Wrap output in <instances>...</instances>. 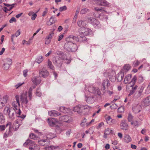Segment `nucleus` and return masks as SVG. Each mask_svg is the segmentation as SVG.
<instances>
[{
    "instance_id": "nucleus-8",
    "label": "nucleus",
    "mask_w": 150,
    "mask_h": 150,
    "mask_svg": "<svg viewBox=\"0 0 150 150\" xmlns=\"http://www.w3.org/2000/svg\"><path fill=\"white\" fill-rule=\"evenodd\" d=\"M59 120L62 122H64L67 123H69L72 120L71 117L67 116L64 115L60 117H59Z\"/></svg>"
},
{
    "instance_id": "nucleus-38",
    "label": "nucleus",
    "mask_w": 150,
    "mask_h": 150,
    "mask_svg": "<svg viewBox=\"0 0 150 150\" xmlns=\"http://www.w3.org/2000/svg\"><path fill=\"white\" fill-rule=\"evenodd\" d=\"M43 60V57L42 56H38L36 59L35 62L38 64H40Z\"/></svg>"
},
{
    "instance_id": "nucleus-1",
    "label": "nucleus",
    "mask_w": 150,
    "mask_h": 150,
    "mask_svg": "<svg viewBox=\"0 0 150 150\" xmlns=\"http://www.w3.org/2000/svg\"><path fill=\"white\" fill-rule=\"evenodd\" d=\"M16 102L15 101H13L12 103L13 106L14 108L13 109H14L16 111V114L17 117H20L22 118H24L25 117V115L20 116L21 111L19 108L20 104L19 96L16 95Z\"/></svg>"
},
{
    "instance_id": "nucleus-33",
    "label": "nucleus",
    "mask_w": 150,
    "mask_h": 150,
    "mask_svg": "<svg viewBox=\"0 0 150 150\" xmlns=\"http://www.w3.org/2000/svg\"><path fill=\"white\" fill-rule=\"evenodd\" d=\"M132 76L131 74H128L127 75L125 78L124 80V82L125 84H127L128 82H129V81L131 78Z\"/></svg>"
},
{
    "instance_id": "nucleus-42",
    "label": "nucleus",
    "mask_w": 150,
    "mask_h": 150,
    "mask_svg": "<svg viewBox=\"0 0 150 150\" xmlns=\"http://www.w3.org/2000/svg\"><path fill=\"white\" fill-rule=\"evenodd\" d=\"M32 91L33 88L32 87H30L29 89V90L28 92V95L29 98V99L30 100H31L32 99Z\"/></svg>"
},
{
    "instance_id": "nucleus-46",
    "label": "nucleus",
    "mask_w": 150,
    "mask_h": 150,
    "mask_svg": "<svg viewBox=\"0 0 150 150\" xmlns=\"http://www.w3.org/2000/svg\"><path fill=\"white\" fill-rule=\"evenodd\" d=\"M48 67L50 69L53 70L54 67L52 65V62L49 60H48Z\"/></svg>"
},
{
    "instance_id": "nucleus-14",
    "label": "nucleus",
    "mask_w": 150,
    "mask_h": 150,
    "mask_svg": "<svg viewBox=\"0 0 150 150\" xmlns=\"http://www.w3.org/2000/svg\"><path fill=\"white\" fill-rule=\"evenodd\" d=\"M27 92L21 95L20 97L21 101L23 104H27L28 103V100L27 99Z\"/></svg>"
},
{
    "instance_id": "nucleus-35",
    "label": "nucleus",
    "mask_w": 150,
    "mask_h": 150,
    "mask_svg": "<svg viewBox=\"0 0 150 150\" xmlns=\"http://www.w3.org/2000/svg\"><path fill=\"white\" fill-rule=\"evenodd\" d=\"M124 140L126 143H128L131 141L132 139L129 135L126 134L125 136Z\"/></svg>"
},
{
    "instance_id": "nucleus-52",
    "label": "nucleus",
    "mask_w": 150,
    "mask_h": 150,
    "mask_svg": "<svg viewBox=\"0 0 150 150\" xmlns=\"http://www.w3.org/2000/svg\"><path fill=\"white\" fill-rule=\"evenodd\" d=\"M54 16H52L50 18L49 21L50 22V25H52V24L54 23L55 22V21L54 20Z\"/></svg>"
},
{
    "instance_id": "nucleus-45",
    "label": "nucleus",
    "mask_w": 150,
    "mask_h": 150,
    "mask_svg": "<svg viewBox=\"0 0 150 150\" xmlns=\"http://www.w3.org/2000/svg\"><path fill=\"white\" fill-rule=\"evenodd\" d=\"M58 146H49L46 147L45 149L47 150H55V149L57 148Z\"/></svg>"
},
{
    "instance_id": "nucleus-63",
    "label": "nucleus",
    "mask_w": 150,
    "mask_h": 150,
    "mask_svg": "<svg viewBox=\"0 0 150 150\" xmlns=\"http://www.w3.org/2000/svg\"><path fill=\"white\" fill-rule=\"evenodd\" d=\"M94 10L97 11H101L103 10V8L102 7L98 8V7H95L94 8Z\"/></svg>"
},
{
    "instance_id": "nucleus-24",
    "label": "nucleus",
    "mask_w": 150,
    "mask_h": 150,
    "mask_svg": "<svg viewBox=\"0 0 150 150\" xmlns=\"http://www.w3.org/2000/svg\"><path fill=\"white\" fill-rule=\"evenodd\" d=\"M124 76V73L122 71H121L117 76V79L118 81L120 82L121 81Z\"/></svg>"
},
{
    "instance_id": "nucleus-5",
    "label": "nucleus",
    "mask_w": 150,
    "mask_h": 150,
    "mask_svg": "<svg viewBox=\"0 0 150 150\" xmlns=\"http://www.w3.org/2000/svg\"><path fill=\"white\" fill-rule=\"evenodd\" d=\"M12 63V60L9 58H6L4 60L3 68L5 70H8Z\"/></svg>"
},
{
    "instance_id": "nucleus-43",
    "label": "nucleus",
    "mask_w": 150,
    "mask_h": 150,
    "mask_svg": "<svg viewBox=\"0 0 150 150\" xmlns=\"http://www.w3.org/2000/svg\"><path fill=\"white\" fill-rule=\"evenodd\" d=\"M35 94L38 96L40 97L41 96L42 93L41 92V90L39 88H37Z\"/></svg>"
},
{
    "instance_id": "nucleus-62",
    "label": "nucleus",
    "mask_w": 150,
    "mask_h": 150,
    "mask_svg": "<svg viewBox=\"0 0 150 150\" xmlns=\"http://www.w3.org/2000/svg\"><path fill=\"white\" fill-rule=\"evenodd\" d=\"M5 126L2 125H0V131H3L5 130Z\"/></svg>"
},
{
    "instance_id": "nucleus-47",
    "label": "nucleus",
    "mask_w": 150,
    "mask_h": 150,
    "mask_svg": "<svg viewBox=\"0 0 150 150\" xmlns=\"http://www.w3.org/2000/svg\"><path fill=\"white\" fill-rule=\"evenodd\" d=\"M67 109L66 108L64 107H61L59 108V110L62 112L64 113H65L66 112H67Z\"/></svg>"
},
{
    "instance_id": "nucleus-44",
    "label": "nucleus",
    "mask_w": 150,
    "mask_h": 150,
    "mask_svg": "<svg viewBox=\"0 0 150 150\" xmlns=\"http://www.w3.org/2000/svg\"><path fill=\"white\" fill-rule=\"evenodd\" d=\"M105 134H110V133H112L113 131L111 129L109 128H108L106 129L105 131Z\"/></svg>"
},
{
    "instance_id": "nucleus-3",
    "label": "nucleus",
    "mask_w": 150,
    "mask_h": 150,
    "mask_svg": "<svg viewBox=\"0 0 150 150\" xmlns=\"http://www.w3.org/2000/svg\"><path fill=\"white\" fill-rule=\"evenodd\" d=\"M88 91L90 93L93 94L95 96H99L101 94V92L99 88L93 85H90L88 86Z\"/></svg>"
},
{
    "instance_id": "nucleus-30",
    "label": "nucleus",
    "mask_w": 150,
    "mask_h": 150,
    "mask_svg": "<svg viewBox=\"0 0 150 150\" xmlns=\"http://www.w3.org/2000/svg\"><path fill=\"white\" fill-rule=\"evenodd\" d=\"M130 69V65L128 64H126L124 66L123 69L121 70V71H122L124 73H126Z\"/></svg>"
},
{
    "instance_id": "nucleus-56",
    "label": "nucleus",
    "mask_w": 150,
    "mask_h": 150,
    "mask_svg": "<svg viewBox=\"0 0 150 150\" xmlns=\"http://www.w3.org/2000/svg\"><path fill=\"white\" fill-rule=\"evenodd\" d=\"M133 117L132 116V115L131 114H129V115L128 117V120L129 122H132V120L133 119Z\"/></svg>"
},
{
    "instance_id": "nucleus-49",
    "label": "nucleus",
    "mask_w": 150,
    "mask_h": 150,
    "mask_svg": "<svg viewBox=\"0 0 150 150\" xmlns=\"http://www.w3.org/2000/svg\"><path fill=\"white\" fill-rule=\"evenodd\" d=\"M131 124L132 125H133L134 127H137L139 126L138 122L137 121L132 122Z\"/></svg>"
},
{
    "instance_id": "nucleus-17",
    "label": "nucleus",
    "mask_w": 150,
    "mask_h": 150,
    "mask_svg": "<svg viewBox=\"0 0 150 150\" xmlns=\"http://www.w3.org/2000/svg\"><path fill=\"white\" fill-rule=\"evenodd\" d=\"M16 111L15 110L12 108L9 113L8 115L9 117L11 120H13L15 118L16 116L15 113H16Z\"/></svg>"
},
{
    "instance_id": "nucleus-53",
    "label": "nucleus",
    "mask_w": 150,
    "mask_h": 150,
    "mask_svg": "<svg viewBox=\"0 0 150 150\" xmlns=\"http://www.w3.org/2000/svg\"><path fill=\"white\" fill-rule=\"evenodd\" d=\"M29 137L31 139H35L38 138V137L35 135L34 134L32 133L30 135Z\"/></svg>"
},
{
    "instance_id": "nucleus-2",
    "label": "nucleus",
    "mask_w": 150,
    "mask_h": 150,
    "mask_svg": "<svg viewBox=\"0 0 150 150\" xmlns=\"http://www.w3.org/2000/svg\"><path fill=\"white\" fill-rule=\"evenodd\" d=\"M67 40H69L70 41H68L65 44L64 46V49L69 52H74L76 51L77 49V46L76 44H74L71 42L73 40H70L68 38Z\"/></svg>"
},
{
    "instance_id": "nucleus-64",
    "label": "nucleus",
    "mask_w": 150,
    "mask_h": 150,
    "mask_svg": "<svg viewBox=\"0 0 150 150\" xmlns=\"http://www.w3.org/2000/svg\"><path fill=\"white\" fill-rule=\"evenodd\" d=\"M110 90L107 89V93L110 96H111L113 93V91H110Z\"/></svg>"
},
{
    "instance_id": "nucleus-12",
    "label": "nucleus",
    "mask_w": 150,
    "mask_h": 150,
    "mask_svg": "<svg viewBox=\"0 0 150 150\" xmlns=\"http://www.w3.org/2000/svg\"><path fill=\"white\" fill-rule=\"evenodd\" d=\"M31 80L33 83L36 86L39 84L41 81L40 77L38 76H34L32 77Z\"/></svg>"
},
{
    "instance_id": "nucleus-61",
    "label": "nucleus",
    "mask_w": 150,
    "mask_h": 150,
    "mask_svg": "<svg viewBox=\"0 0 150 150\" xmlns=\"http://www.w3.org/2000/svg\"><path fill=\"white\" fill-rule=\"evenodd\" d=\"M81 108L82 110V112L83 110H85L86 109H87L88 108V107L87 105H81Z\"/></svg>"
},
{
    "instance_id": "nucleus-11",
    "label": "nucleus",
    "mask_w": 150,
    "mask_h": 150,
    "mask_svg": "<svg viewBox=\"0 0 150 150\" xmlns=\"http://www.w3.org/2000/svg\"><path fill=\"white\" fill-rule=\"evenodd\" d=\"M107 123L110 125H112L116 123L117 121L115 119H112L110 116H108L105 117Z\"/></svg>"
},
{
    "instance_id": "nucleus-51",
    "label": "nucleus",
    "mask_w": 150,
    "mask_h": 150,
    "mask_svg": "<svg viewBox=\"0 0 150 150\" xmlns=\"http://www.w3.org/2000/svg\"><path fill=\"white\" fill-rule=\"evenodd\" d=\"M137 78L136 76H134L132 78V81H131V83H132L133 85H134L136 83Z\"/></svg>"
},
{
    "instance_id": "nucleus-36",
    "label": "nucleus",
    "mask_w": 150,
    "mask_h": 150,
    "mask_svg": "<svg viewBox=\"0 0 150 150\" xmlns=\"http://www.w3.org/2000/svg\"><path fill=\"white\" fill-rule=\"evenodd\" d=\"M20 126V124H18V121H15L13 124V128L15 130L18 129Z\"/></svg>"
},
{
    "instance_id": "nucleus-27",
    "label": "nucleus",
    "mask_w": 150,
    "mask_h": 150,
    "mask_svg": "<svg viewBox=\"0 0 150 150\" xmlns=\"http://www.w3.org/2000/svg\"><path fill=\"white\" fill-rule=\"evenodd\" d=\"M81 105H79L76 106L73 108V110L74 111L77 112L79 113H80L82 112L81 108Z\"/></svg>"
},
{
    "instance_id": "nucleus-21",
    "label": "nucleus",
    "mask_w": 150,
    "mask_h": 150,
    "mask_svg": "<svg viewBox=\"0 0 150 150\" xmlns=\"http://www.w3.org/2000/svg\"><path fill=\"white\" fill-rule=\"evenodd\" d=\"M143 90V87H141L135 93V97L137 98L140 97L142 94Z\"/></svg>"
},
{
    "instance_id": "nucleus-50",
    "label": "nucleus",
    "mask_w": 150,
    "mask_h": 150,
    "mask_svg": "<svg viewBox=\"0 0 150 150\" xmlns=\"http://www.w3.org/2000/svg\"><path fill=\"white\" fill-rule=\"evenodd\" d=\"M89 11V10L86 8H83L81 9L80 11V13L82 14H84Z\"/></svg>"
},
{
    "instance_id": "nucleus-9",
    "label": "nucleus",
    "mask_w": 150,
    "mask_h": 150,
    "mask_svg": "<svg viewBox=\"0 0 150 150\" xmlns=\"http://www.w3.org/2000/svg\"><path fill=\"white\" fill-rule=\"evenodd\" d=\"M53 63L56 66L60 67L62 64V60L58 57H54L53 58Z\"/></svg>"
},
{
    "instance_id": "nucleus-16",
    "label": "nucleus",
    "mask_w": 150,
    "mask_h": 150,
    "mask_svg": "<svg viewBox=\"0 0 150 150\" xmlns=\"http://www.w3.org/2000/svg\"><path fill=\"white\" fill-rule=\"evenodd\" d=\"M121 129L124 130H127L128 128V125L125 120H122L120 124Z\"/></svg>"
},
{
    "instance_id": "nucleus-37",
    "label": "nucleus",
    "mask_w": 150,
    "mask_h": 150,
    "mask_svg": "<svg viewBox=\"0 0 150 150\" xmlns=\"http://www.w3.org/2000/svg\"><path fill=\"white\" fill-rule=\"evenodd\" d=\"M40 148L38 145H37L34 144V145H32V146L30 147L29 149L30 150H39Z\"/></svg>"
},
{
    "instance_id": "nucleus-58",
    "label": "nucleus",
    "mask_w": 150,
    "mask_h": 150,
    "mask_svg": "<svg viewBox=\"0 0 150 150\" xmlns=\"http://www.w3.org/2000/svg\"><path fill=\"white\" fill-rule=\"evenodd\" d=\"M45 43L46 44L48 45L49 44L51 40L48 38H46L45 39Z\"/></svg>"
},
{
    "instance_id": "nucleus-10",
    "label": "nucleus",
    "mask_w": 150,
    "mask_h": 150,
    "mask_svg": "<svg viewBox=\"0 0 150 150\" xmlns=\"http://www.w3.org/2000/svg\"><path fill=\"white\" fill-rule=\"evenodd\" d=\"M91 30L89 28L83 27L81 28V33L83 34L84 35H88L92 33Z\"/></svg>"
},
{
    "instance_id": "nucleus-55",
    "label": "nucleus",
    "mask_w": 150,
    "mask_h": 150,
    "mask_svg": "<svg viewBox=\"0 0 150 150\" xmlns=\"http://www.w3.org/2000/svg\"><path fill=\"white\" fill-rule=\"evenodd\" d=\"M67 8L65 6H64L62 7H60L59 9V11H62L67 9Z\"/></svg>"
},
{
    "instance_id": "nucleus-25",
    "label": "nucleus",
    "mask_w": 150,
    "mask_h": 150,
    "mask_svg": "<svg viewBox=\"0 0 150 150\" xmlns=\"http://www.w3.org/2000/svg\"><path fill=\"white\" fill-rule=\"evenodd\" d=\"M77 23L78 25L80 27L82 28L85 27V26H86V21H82L81 20L79 21Z\"/></svg>"
},
{
    "instance_id": "nucleus-13",
    "label": "nucleus",
    "mask_w": 150,
    "mask_h": 150,
    "mask_svg": "<svg viewBox=\"0 0 150 150\" xmlns=\"http://www.w3.org/2000/svg\"><path fill=\"white\" fill-rule=\"evenodd\" d=\"M39 73L40 77H42L45 78L49 75L48 72L44 68H43L41 70H40Z\"/></svg>"
},
{
    "instance_id": "nucleus-29",
    "label": "nucleus",
    "mask_w": 150,
    "mask_h": 150,
    "mask_svg": "<svg viewBox=\"0 0 150 150\" xmlns=\"http://www.w3.org/2000/svg\"><path fill=\"white\" fill-rule=\"evenodd\" d=\"M134 85H132L131 86V87H132V90L130 91L129 93V96H130L132 95L135 91L137 90L138 86L137 85H135L134 86H133Z\"/></svg>"
},
{
    "instance_id": "nucleus-60",
    "label": "nucleus",
    "mask_w": 150,
    "mask_h": 150,
    "mask_svg": "<svg viewBox=\"0 0 150 150\" xmlns=\"http://www.w3.org/2000/svg\"><path fill=\"white\" fill-rule=\"evenodd\" d=\"M10 132V130H9V131L7 132L6 131L4 134L3 138H6L8 135V134L9 133V132Z\"/></svg>"
},
{
    "instance_id": "nucleus-26",
    "label": "nucleus",
    "mask_w": 150,
    "mask_h": 150,
    "mask_svg": "<svg viewBox=\"0 0 150 150\" xmlns=\"http://www.w3.org/2000/svg\"><path fill=\"white\" fill-rule=\"evenodd\" d=\"M86 99V101L89 104H91L93 103L94 101V97L93 96H88Z\"/></svg>"
},
{
    "instance_id": "nucleus-40",
    "label": "nucleus",
    "mask_w": 150,
    "mask_h": 150,
    "mask_svg": "<svg viewBox=\"0 0 150 150\" xmlns=\"http://www.w3.org/2000/svg\"><path fill=\"white\" fill-rule=\"evenodd\" d=\"M5 121V117L3 113L0 112V123H3Z\"/></svg>"
},
{
    "instance_id": "nucleus-4",
    "label": "nucleus",
    "mask_w": 150,
    "mask_h": 150,
    "mask_svg": "<svg viewBox=\"0 0 150 150\" xmlns=\"http://www.w3.org/2000/svg\"><path fill=\"white\" fill-rule=\"evenodd\" d=\"M94 4L98 6H103L109 7L111 4L105 0H94Z\"/></svg>"
},
{
    "instance_id": "nucleus-22",
    "label": "nucleus",
    "mask_w": 150,
    "mask_h": 150,
    "mask_svg": "<svg viewBox=\"0 0 150 150\" xmlns=\"http://www.w3.org/2000/svg\"><path fill=\"white\" fill-rule=\"evenodd\" d=\"M34 144H35V143L34 141L30 140H27L26 142L23 144V145L25 146H28L31 147L32 145H34Z\"/></svg>"
},
{
    "instance_id": "nucleus-59",
    "label": "nucleus",
    "mask_w": 150,
    "mask_h": 150,
    "mask_svg": "<svg viewBox=\"0 0 150 150\" xmlns=\"http://www.w3.org/2000/svg\"><path fill=\"white\" fill-rule=\"evenodd\" d=\"M54 33L53 32L50 33L48 36H47V37L50 39V40H51L52 37L54 36Z\"/></svg>"
},
{
    "instance_id": "nucleus-28",
    "label": "nucleus",
    "mask_w": 150,
    "mask_h": 150,
    "mask_svg": "<svg viewBox=\"0 0 150 150\" xmlns=\"http://www.w3.org/2000/svg\"><path fill=\"white\" fill-rule=\"evenodd\" d=\"M109 81L107 79H105L102 82V84L103 86V89L104 91V92H105V90L106 89L105 86H107V85L108 84V83Z\"/></svg>"
},
{
    "instance_id": "nucleus-18",
    "label": "nucleus",
    "mask_w": 150,
    "mask_h": 150,
    "mask_svg": "<svg viewBox=\"0 0 150 150\" xmlns=\"http://www.w3.org/2000/svg\"><path fill=\"white\" fill-rule=\"evenodd\" d=\"M49 115L51 116L56 117L61 115V113L54 110H52L48 112Z\"/></svg>"
},
{
    "instance_id": "nucleus-23",
    "label": "nucleus",
    "mask_w": 150,
    "mask_h": 150,
    "mask_svg": "<svg viewBox=\"0 0 150 150\" xmlns=\"http://www.w3.org/2000/svg\"><path fill=\"white\" fill-rule=\"evenodd\" d=\"M39 143L42 146H46L50 144L49 141L47 139H42L38 141Z\"/></svg>"
},
{
    "instance_id": "nucleus-41",
    "label": "nucleus",
    "mask_w": 150,
    "mask_h": 150,
    "mask_svg": "<svg viewBox=\"0 0 150 150\" xmlns=\"http://www.w3.org/2000/svg\"><path fill=\"white\" fill-rule=\"evenodd\" d=\"M113 86V84L112 83L110 82L109 81L108 84L107 85V90H112Z\"/></svg>"
},
{
    "instance_id": "nucleus-34",
    "label": "nucleus",
    "mask_w": 150,
    "mask_h": 150,
    "mask_svg": "<svg viewBox=\"0 0 150 150\" xmlns=\"http://www.w3.org/2000/svg\"><path fill=\"white\" fill-rule=\"evenodd\" d=\"M21 33V32L20 31V30H18L15 33V34H13L11 36V41L12 42H13V38L15 36L16 37H17L19 35H20V34Z\"/></svg>"
},
{
    "instance_id": "nucleus-7",
    "label": "nucleus",
    "mask_w": 150,
    "mask_h": 150,
    "mask_svg": "<svg viewBox=\"0 0 150 150\" xmlns=\"http://www.w3.org/2000/svg\"><path fill=\"white\" fill-rule=\"evenodd\" d=\"M82 35L74 36L72 35H70L68 37V39L71 41L73 40L76 42H82Z\"/></svg>"
},
{
    "instance_id": "nucleus-57",
    "label": "nucleus",
    "mask_w": 150,
    "mask_h": 150,
    "mask_svg": "<svg viewBox=\"0 0 150 150\" xmlns=\"http://www.w3.org/2000/svg\"><path fill=\"white\" fill-rule=\"evenodd\" d=\"M124 111V108L122 107H120L117 110V112H123Z\"/></svg>"
},
{
    "instance_id": "nucleus-54",
    "label": "nucleus",
    "mask_w": 150,
    "mask_h": 150,
    "mask_svg": "<svg viewBox=\"0 0 150 150\" xmlns=\"http://www.w3.org/2000/svg\"><path fill=\"white\" fill-rule=\"evenodd\" d=\"M110 107L111 109H115L117 108V106L116 104L114 103L110 106Z\"/></svg>"
},
{
    "instance_id": "nucleus-6",
    "label": "nucleus",
    "mask_w": 150,
    "mask_h": 150,
    "mask_svg": "<svg viewBox=\"0 0 150 150\" xmlns=\"http://www.w3.org/2000/svg\"><path fill=\"white\" fill-rule=\"evenodd\" d=\"M88 21L95 28H98L100 26L99 21L94 18L90 17L88 18Z\"/></svg>"
},
{
    "instance_id": "nucleus-39",
    "label": "nucleus",
    "mask_w": 150,
    "mask_h": 150,
    "mask_svg": "<svg viewBox=\"0 0 150 150\" xmlns=\"http://www.w3.org/2000/svg\"><path fill=\"white\" fill-rule=\"evenodd\" d=\"M55 135L51 133L47 134L46 136V138L48 139L47 140L53 139L55 137Z\"/></svg>"
},
{
    "instance_id": "nucleus-15",
    "label": "nucleus",
    "mask_w": 150,
    "mask_h": 150,
    "mask_svg": "<svg viewBox=\"0 0 150 150\" xmlns=\"http://www.w3.org/2000/svg\"><path fill=\"white\" fill-rule=\"evenodd\" d=\"M7 99L6 97H4L0 98V109L2 108L7 103Z\"/></svg>"
},
{
    "instance_id": "nucleus-31",
    "label": "nucleus",
    "mask_w": 150,
    "mask_h": 150,
    "mask_svg": "<svg viewBox=\"0 0 150 150\" xmlns=\"http://www.w3.org/2000/svg\"><path fill=\"white\" fill-rule=\"evenodd\" d=\"M12 108H10L8 107H5L4 108V113L6 115H8L10 111L11 110Z\"/></svg>"
},
{
    "instance_id": "nucleus-19",
    "label": "nucleus",
    "mask_w": 150,
    "mask_h": 150,
    "mask_svg": "<svg viewBox=\"0 0 150 150\" xmlns=\"http://www.w3.org/2000/svg\"><path fill=\"white\" fill-rule=\"evenodd\" d=\"M48 122L49 125L52 126H54L55 124L56 120L54 118H48L47 120Z\"/></svg>"
},
{
    "instance_id": "nucleus-32",
    "label": "nucleus",
    "mask_w": 150,
    "mask_h": 150,
    "mask_svg": "<svg viewBox=\"0 0 150 150\" xmlns=\"http://www.w3.org/2000/svg\"><path fill=\"white\" fill-rule=\"evenodd\" d=\"M144 103L146 106H148L150 104V96H148L145 99Z\"/></svg>"
},
{
    "instance_id": "nucleus-20",
    "label": "nucleus",
    "mask_w": 150,
    "mask_h": 150,
    "mask_svg": "<svg viewBox=\"0 0 150 150\" xmlns=\"http://www.w3.org/2000/svg\"><path fill=\"white\" fill-rule=\"evenodd\" d=\"M141 107L139 105H135L133 106L132 109L135 113L139 112L140 111Z\"/></svg>"
},
{
    "instance_id": "nucleus-48",
    "label": "nucleus",
    "mask_w": 150,
    "mask_h": 150,
    "mask_svg": "<svg viewBox=\"0 0 150 150\" xmlns=\"http://www.w3.org/2000/svg\"><path fill=\"white\" fill-rule=\"evenodd\" d=\"M137 79L138 82L139 83H142L144 80L143 77L142 75H140L138 76Z\"/></svg>"
}]
</instances>
